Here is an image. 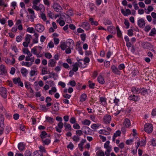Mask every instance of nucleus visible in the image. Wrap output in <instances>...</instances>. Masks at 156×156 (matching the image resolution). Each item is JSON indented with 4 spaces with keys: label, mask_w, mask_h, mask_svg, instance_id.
<instances>
[{
    "label": "nucleus",
    "mask_w": 156,
    "mask_h": 156,
    "mask_svg": "<svg viewBox=\"0 0 156 156\" xmlns=\"http://www.w3.org/2000/svg\"><path fill=\"white\" fill-rule=\"evenodd\" d=\"M144 129L145 132L148 133H150L152 131L153 126L149 123H146L144 125Z\"/></svg>",
    "instance_id": "obj_1"
},
{
    "label": "nucleus",
    "mask_w": 156,
    "mask_h": 156,
    "mask_svg": "<svg viewBox=\"0 0 156 156\" xmlns=\"http://www.w3.org/2000/svg\"><path fill=\"white\" fill-rule=\"evenodd\" d=\"M0 94L3 98H6L7 96V94L6 89L4 87H0Z\"/></svg>",
    "instance_id": "obj_2"
},
{
    "label": "nucleus",
    "mask_w": 156,
    "mask_h": 156,
    "mask_svg": "<svg viewBox=\"0 0 156 156\" xmlns=\"http://www.w3.org/2000/svg\"><path fill=\"white\" fill-rule=\"evenodd\" d=\"M13 81L14 84H18V86L21 87H23V83L20 81V79L19 77L14 78L13 79Z\"/></svg>",
    "instance_id": "obj_3"
},
{
    "label": "nucleus",
    "mask_w": 156,
    "mask_h": 156,
    "mask_svg": "<svg viewBox=\"0 0 156 156\" xmlns=\"http://www.w3.org/2000/svg\"><path fill=\"white\" fill-rule=\"evenodd\" d=\"M137 24L140 27L142 28L145 26V22L143 19L141 18L138 20Z\"/></svg>",
    "instance_id": "obj_4"
},
{
    "label": "nucleus",
    "mask_w": 156,
    "mask_h": 156,
    "mask_svg": "<svg viewBox=\"0 0 156 156\" xmlns=\"http://www.w3.org/2000/svg\"><path fill=\"white\" fill-rule=\"evenodd\" d=\"M53 7L54 10L57 12H60L62 9L61 7L57 3H55L53 5Z\"/></svg>",
    "instance_id": "obj_5"
},
{
    "label": "nucleus",
    "mask_w": 156,
    "mask_h": 156,
    "mask_svg": "<svg viewBox=\"0 0 156 156\" xmlns=\"http://www.w3.org/2000/svg\"><path fill=\"white\" fill-rule=\"evenodd\" d=\"M35 29L38 32H42L44 31V26L42 25L38 24L36 25Z\"/></svg>",
    "instance_id": "obj_6"
},
{
    "label": "nucleus",
    "mask_w": 156,
    "mask_h": 156,
    "mask_svg": "<svg viewBox=\"0 0 156 156\" xmlns=\"http://www.w3.org/2000/svg\"><path fill=\"white\" fill-rule=\"evenodd\" d=\"M111 117L110 115H106L103 118V121L106 124L109 123L111 120Z\"/></svg>",
    "instance_id": "obj_7"
},
{
    "label": "nucleus",
    "mask_w": 156,
    "mask_h": 156,
    "mask_svg": "<svg viewBox=\"0 0 156 156\" xmlns=\"http://www.w3.org/2000/svg\"><path fill=\"white\" fill-rule=\"evenodd\" d=\"M122 13L124 16H127L128 15H130L131 14V11L129 9H126L125 11L124 9H121Z\"/></svg>",
    "instance_id": "obj_8"
},
{
    "label": "nucleus",
    "mask_w": 156,
    "mask_h": 156,
    "mask_svg": "<svg viewBox=\"0 0 156 156\" xmlns=\"http://www.w3.org/2000/svg\"><path fill=\"white\" fill-rule=\"evenodd\" d=\"M111 68L113 73L117 75L120 74V71L115 66H112Z\"/></svg>",
    "instance_id": "obj_9"
},
{
    "label": "nucleus",
    "mask_w": 156,
    "mask_h": 156,
    "mask_svg": "<svg viewBox=\"0 0 156 156\" xmlns=\"http://www.w3.org/2000/svg\"><path fill=\"white\" fill-rule=\"evenodd\" d=\"M108 30L112 34H115V28L114 27L112 26H110L108 27Z\"/></svg>",
    "instance_id": "obj_10"
},
{
    "label": "nucleus",
    "mask_w": 156,
    "mask_h": 156,
    "mask_svg": "<svg viewBox=\"0 0 156 156\" xmlns=\"http://www.w3.org/2000/svg\"><path fill=\"white\" fill-rule=\"evenodd\" d=\"M37 46H35L32 48L31 50V53H33L34 54L36 55H39V54L40 53V52H38L37 51Z\"/></svg>",
    "instance_id": "obj_11"
},
{
    "label": "nucleus",
    "mask_w": 156,
    "mask_h": 156,
    "mask_svg": "<svg viewBox=\"0 0 156 156\" xmlns=\"http://www.w3.org/2000/svg\"><path fill=\"white\" fill-rule=\"evenodd\" d=\"M142 45L143 47L145 48H150L153 46L150 43L147 42H143Z\"/></svg>",
    "instance_id": "obj_12"
},
{
    "label": "nucleus",
    "mask_w": 156,
    "mask_h": 156,
    "mask_svg": "<svg viewBox=\"0 0 156 156\" xmlns=\"http://www.w3.org/2000/svg\"><path fill=\"white\" fill-rule=\"evenodd\" d=\"M56 61L53 59H51L49 61L48 66H49L54 67L55 66Z\"/></svg>",
    "instance_id": "obj_13"
},
{
    "label": "nucleus",
    "mask_w": 156,
    "mask_h": 156,
    "mask_svg": "<svg viewBox=\"0 0 156 156\" xmlns=\"http://www.w3.org/2000/svg\"><path fill=\"white\" fill-rule=\"evenodd\" d=\"M82 27L86 30H88L90 28V25L87 22H84L82 25Z\"/></svg>",
    "instance_id": "obj_14"
},
{
    "label": "nucleus",
    "mask_w": 156,
    "mask_h": 156,
    "mask_svg": "<svg viewBox=\"0 0 156 156\" xmlns=\"http://www.w3.org/2000/svg\"><path fill=\"white\" fill-rule=\"evenodd\" d=\"M21 73L22 75L24 76H26L28 73V70L25 68H22L21 69Z\"/></svg>",
    "instance_id": "obj_15"
},
{
    "label": "nucleus",
    "mask_w": 156,
    "mask_h": 156,
    "mask_svg": "<svg viewBox=\"0 0 156 156\" xmlns=\"http://www.w3.org/2000/svg\"><path fill=\"white\" fill-rule=\"evenodd\" d=\"M124 124L127 127H129L130 126V122L129 119L126 118L125 119L124 122Z\"/></svg>",
    "instance_id": "obj_16"
},
{
    "label": "nucleus",
    "mask_w": 156,
    "mask_h": 156,
    "mask_svg": "<svg viewBox=\"0 0 156 156\" xmlns=\"http://www.w3.org/2000/svg\"><path fill=\"white\" fill-rule=\"evenodd\" d=\"M37 5H33L32 6V8L34 9L37 11L41 10L42 8L41 7V6L43 7V5H40L39 6H37Z\"/></svg>",
    "instance_id": "obj_17"
},
{
    "label": "nucleus",
    "mask_w": 156,
    "mask_h": 156,
    "mask_svg": "<svg viewBox=\"0 0 156 156\" xmlns=\"http://www.w3.org/2000/svg\"><path fill=\"white\" fill-rule=\"evenodd\" d=\"M76 49L78 50L80 54L81 55H83V53L82 51V48L80 47V44H76Z\"/></svg>",
    "instance_id": "obj_18"
},
{
    "label": "nucleus",
    "mask_w": 156,
    "mask_h": 156,
    "mask_svg": "<svg viewBox=\"0 0 156 156\" xmlns=\"http://www.w3.org/2000/svg\"><path fill=\"white\" fill-rule=\"evenodd\" d=\"M103 23L105 25H110L112 24V23L111 21L107 19H104Z\"/></svg>",
    "instance_id": "obj_19"
},
{
    "label": "nucleus",
    "mask_w": 156,
    "mask_h": 156,
    "mask_svg": "<svg viewBox=\"0 0 156 156\" xmlns=\"http://www.w3.org/2000/svg\"><path fill=\"white\" fill-rule=\"evenodd\" d=\"M32 38L31 35L29 34L26 35L25 38V41L28 42V43H30V39Z\"/></svg>",
    "instance_id": "obj_20"
},
{
    "label": "nucleus",
    "mask_w": 156,
    "mask_h": 156,
    "mask_svg": "<svg viewBox=\"0 0 156 156\" xmlns=\"http://www.w3.org/2000/svg\"><path fill=\"white\" fill-rule=\"evenodd\" d=\"M42 141L44 144L48 145L50 143L51 140L49 139L45 138L44 139H42Z\"/></svg>",
    "instance_id": "obj_21"
},
{
    "label": "nucleus",
    "mask_w": 156,
    "mask_h": 156,
    "mask_svg": "<svg viewBox=\"0 0 156 156\" xmlns=\"http://www.w3.org/2000/svg\"><path fill=\"white\" fill-rule=\"evenodd\" d=\"M32 65V63L30 62H24L23 61L22 62V66H25L28 67H30Z\"/></svg>",
    "instance_id": "obj_22"
},
{
    "label": "nucleus",
    "mask_w": 156,
    "mask_h": 156,
    "mask_svg": "<svg viewBox=\"0 0 156 156\" xmlns=\"http://www.w3.org/2000/svg\"><path fill=\"white\" fill-rule=\"evenodd\" d=\"M65 130L66 131L71 130V126L69 124H67L65 122L64 124Z\"/></svg>",
    "instance_id": "obj_23"
},
{
    "label": "nucleus",
    "mask_w": 156,
    "mask_h": 156,
    "mask_svg": "<svg viewBox=\"0 0 156 156\" xmlns=\"http://www.w3.org/2000/svg\"><path fill=\"white\" fill-rule=\"evenodd\" d=\"M98 80L99 83L101 84H103L105 83L104 79L101 76H98Z\"/></svg>",
    "instance_id": "obj_24"
},
{
    "label": "nucleus",
    "mask_w": 156,
    "mask_h": 156,
    "mask_svg": "<svg viewBox=\"0 0 156 156\" xmlns=\"http://www.w3.org/2000/svg\"><path fill=\"white\" fill-rule=\"evenodd\" d=\"M78 66L82 68H84L85 67V63L83 59H82L80 62H79Z\"/></svg>",
    "instance_id": "obj_25"
},
{
    "label": "nucleus",
    "mask_w": 156,
    "mask_h": 156,
    "mask_svg": "<svg viewBox=\"0 0 156 156\" xmlns=\"http://www.w3.org/2000/svg\"><path fill=\"white\" fill-rule=\"evenodd\" d=\"M87 97V95L85 94H83L80 98V101H81L83 102L85 101Z\"/></svg>",
    "instance_id": "obj_26"
},
{
    "label": "nucleus",
    "mask_w": 156,
    "mask_h": 156,
    "mask_svg": "<svg viewBox=\"0 0 156 156\" xmlns=\"http://www.w3.org/2000/svg\"><path fill=\"white\" fill-rule=\"evenodd\" d=\"M18 148L20 150L23 151L24 149V145L22 143H20L18 145Z\"/></svg>",
    "instance_id": "obj_27"
},
{
    "label": "nucleus",
    "mask_w": 156,
    "mask_h": 156,
    "mask_svg": "<svg viewBox=\"0 0 156 156\" xmlns=\"http://www.w3.org/2000/svg\"><path fill=\"white\" fill-rule=\"evenodd\" d=\"M100 100L101 102L104 106H105L106 105V99L105 98L103 97H101L100 98Z\"/></svg>",
    "instance_id": "obj_28"
},
{
    "label": "nucleus",
    "mask_w": 156,
    "mask_h": 156,
    "mask_svg": "<svg viewBox=\"0 0 156 156\" xmlns=\"http://www.w3.org/2000/svg\"><path fill=\"white\" fill-rule=\"evenodd\" d=\"M99 133L100 134H104L105 135H108L110 133L109 132L106 131V130L105 129L100 130L99 131Z\"/></svg>",
    "instance_id": "obj_29"
},
{
    "label": "nucleus",
    "mask_w": 156,
    "mask_h": 156,
    "mask_svg": "<svg viewBox=\"0 0 156 156\" xmlns=\"http://www.w3.org/2000/svg\"><path fill=\"white\" fill-rule=\"evenodd\" d=\"M46 121L49 123H52L54 122V119L50 117L47 116L46 117Z\"/></svg>",
    "instance_id": "obj_30"
},
{
    "label": "nucleus",
    "mask_w": 156,
    "mask_h": 156,
    "mask_svg": "<svg viewBox=\"0 0 156 156\" xmlns=\"http://www.w3.org/2000/svg\"><path fill=\"white\" fill-rule=\"evenodd\" d=\"M0 71L3 73H5L6 71L4 65H1L0 66Z\"/></svg>",
    "instance_id": "obj_31"
},
{
    "label": "nucleus",
    "mask_w": 156,
    "mask_h": 156,
    "mask_svg": "<svg viewBox=\"0 0 156 156\" xmlns=\"http://www.w3.org/2000/svg\"><path fill=\"white\" fill-rule=\"evenodd\" d=\"M4 118L3 115H0V126H4Z\"/></svg>",
    "instance_id": "obj_32"
},
{
    "label": "nucleus",
    "mask_w": 156,
    "mask_h": 156,
    "mask_svg": "<svg viewBox=\"0 0 156 156\" xmlns=\"http://www.w3.org/2000/svg\"><path fill=\"white\" fill-rule=\"evenodd\" d=\"M57 90L56 88L55 87H53L51 88V90L49 91V93L50 94L52 95L53 93L56 92Z\"/></svg>",
    "instance_id": "obj_33"
},
{
    "label": "nucleus",
    "mask_w": 156,
    "mask_h": 156,
    "mask_svg": "<svg viewBox=\"0 0 156 156\" xmlns=\"http://www.w3.org/2000/svg\"><path fill=\"white\" fill-rule=\"evenodd\" d=\"M78 64L77 63H75V64L73 66V71L75 72L77 71L78 69Z\"/></svg>",
    "instance_id": "obj_34"
},
{
    "label": "nucleus",
    "mask_w": 156,
    "mask_h": 156,
    "mask_svg": "<svg viewBox=\"0 0 156 156\" xmlns=\"http://www.w3.org/2000/svg\"><path fill=\"white\" fill-rule=\"evenodd\" d=\"M101 125L99 124H94L91 126V128L93 129H98Z\"/></svg>",
    "instance_id": "obj_35"
},
{
    "label": "nucleus",
    "mask_w": 156,
    "mask_h": 156,
    "mask_svg": "<svg viewBox=\"0 0 156 156\" xmlns=\"http://www.w3.org/2000/svg\"><path fill=\"white\" fill-rule=\"evenodd\" d=\"M132 91L133 93H140L141 92L139 91V89L137 88L133 87L132 88Z\"/></svg>",
    "instance_id": "obj_36"
},
{
    "label": "nucleus",
    "mask_w": 156,
    "mask_h": 156,
    "mask_svg": "<svg viewBox=\"0 0 156 156\" xmlns=\"http://www.w3.org/2000/svg\"><path fill=\"white\" fill-rule=\"evenodd\" d=\"M48 73L47 69L46 67H43L41 70V74L44 75Z\"/></svg>",
    "instance_id": "obj_37"
},
{
    "label": "nucleus",
    "mask_w": 156,
    "mask_h": 156,
    "mask_svg": "<svg viewBox=\"0 0 156 156\" xmlns=\"http://www.w3.org/2000/svg\"><path fill=\"white\" fill-rule=\"evenodd\" d=\"M72 139H73L74 141L76 142H77L78 141H79L80 140V138L79 137V136L76 135L74 136H73Z\"/></svg>",
    "instance_id": "obj_38"
},
{
    "label": "nucleus",
    "mask_w": 156,
    "mask_h": 156,
    "mask_svg": "<svg viewBox=\"0 0 156 156\" xmlns=\"http://www.w3.org/2000/svg\"><path fill=\"white\" fill-rule=\"evenodd\" d=\"M54 107H52L53 110L55 112H57L59 110V107L58 106H57L56 104L53 105Z\"/></svg>",
    "instance_id": "obj_39"
},
{
    "label": "nucleus",
    "mask_w": 156,
    "mask_h": 156,
    "mask_svg": "<svg viewBox=\"0 0 156 156\" xmlns=\"http://www.w3.org/2000/svg\"><path fill=\"white\" fill-rule=\"evenodd\" d=\"M110 142L109 141H107L106 143L104 145V147L107 149L108 148L111 149V147L109 146Z\"/></svg>",
    "instance_id": "obj_40"
},
{
    "label": "nucleus",
    "mask_w": 156,
    "mask_h": 156,
    "mask_svg": "<svg viewBox=\"0 0 156 156\" xmlns=\"http://www.w3.org/2000/svg\"><path fill=\"white\" fill-rule=\"evenodd\" d=\"M82 123L84 125H89L90 123V121L88 120L85 119L82 122Z\"/></svg>",
    "instance_id": "obj_41"
},
{
    "label": "nucleus",
    "mask_w": 156,
    "mask_h": 156,
    "mask_svg": "<svg viewBox=\"0 0 156 156\" xmlns=\"http://www.w3.org/2000/svg\"><path fill=\"white\" fill-rule=\"evenodd\" d=\"M47 135V133L45 131H43L41 132V138L42 139L45 138L46 136Z\"/></svg>",
    "instance_id": "obj_42"
},
{
    "label": "nucleus",
    "mask_w": 156,
    "mask_h": 156,
    "mask_svg": "<svg viewBox=\"0 0 156 156\" xmlns=\"http://www.w3.org/2000/svg\"><path fill=\"white\" fill-rule=\"evenodd\" d=\"M70 41H68V43L69 44V48H73L74 46V43L73 41L71 40H70Z\"/></svg>",
    "instance_id": "obj_43"
},
{
    "label": "nucleus",
    "mask_w": 156,
    "mask_h": 156,
    "mask_svg": "<svg viewBox=\"0 0 156 156\" xmlns=\"http://www.w3.org/2000/svg\"><path fill=\"white\" fill-rule=\"evenodd\" d=\"M97 154L98 156H105V154L101 150L98 151L97 152Z\"/></svg>",
    "instance_id": "obj_44"
},
{
    "label": "nucleus",
    "mask_w": 156,
    "mask_h": 156,
    "mask_svg": "<svg viewBox=\"0 0 156 156\" xmlns=\"http://www.w3.org/2000/svg\"><path fill=\"white\" fill-rule=\"evenodd\" d=\"M37 72V71L31 70L30 72V76H34V75H37V74L36 73Z\"/></svg>",
    "instance_id": "obj_45"
},
{
    "label": "nucleus",
    "mask_w": 156,
    "mask_h": 156,
    "mask_svg": "<svg viewBox=\"0 0 156 156\" xmlns=\"http://www.w3.org/2000/svg\"><path fill=\"white\" fill-rule=\"evenodd\" d=\"M60 20L58 19L57 20V23H59V25L61 26H63L65 24V22L63 20Z\"/></svg>",
    "instance_id": "obj_46"
},
{
    "label": "nucleus",
    "mask_w": 156,
    "mask_h": 156,
    "mask_svg": "<svg viewBox=\"0 0 156 156\" xmlns=\"http://www.w3.org/2000/svg\"><path fill=\"white\" fill-rule=\"evenodd\" d=\"M156 30L155 28H153L151 30V32L149 34V35L151 36H152L154 34H156Z\"/></svg>",
    "instance_id": "obj_47"
},
{
    "label": "nucleus",
    "mask_w": 156,
    "mask_h": 156,
    "mask_svg": "<svg viewBox=\"0 0 156 156\" xmlns=\"http://www.w3.org/2000/svg\"><path fill=\"white\" fill-rule=\"evenodd\" d=\"M76 134L77 136H80L83 135V132L81 130H78L76 131Z\"/></svg>",
    "instance_id": "obj_48"
},
{
    "label": "nucleus",
    "mask_w": 156,
    "mask_h": 156,
    "mask_svg": "<svg viewBox=\"0 0 156 156\" xmlns=\"http://www.w3.org/2000/svg\"><path fill=\"white\" fill-rule=\"evenodd\" d=\"M116 28L117 30V35L119 37H120L122 35V33L121 32V31L120 30L119 27H116Z\"/></svg>",
    "instance_id": "obj_49"
},
{
    "label": "nucleus",
    "mask_w": 156,
    "mask_h": 156,
    "mask_svg": "<svg viewBox=\"0 0 156 156\" xmlns=\"http://www.w3.org/2000/svg\"><path fill=\"white\" fill-rule=\"evenodd\" d=\"M121 133V132L119 130H117L116 133L114 134L113 136L114 137H116L118 136H119Z\"/></svg>",
    "instance_id": "obj_50"
},
{
    "label": "nucleus",
    "mask_w": 156,
    "mask_h": 156,
    "mask_svg": "<svg viewBox=\"0 0 156 156\" xmlns=\"http://www.w3.org/2000/svg\"><path fill=\"white\" fill-rule=\"evenodd\" d=\"M88 83L89 87L90 88H94L95 85V83H91V81L90 80L89 81Z\"/></svg>",
    "instance_id": "obj_51"
},
{
    "label": "nucleus",
    "mask_w": 156,
    "mask_h": 156,
    "mask_svg": "<svg viewBox=\"0 0 156 156\" xmlns=\"http://www.w3.org/2000/svg\"><path fill=\"white\" fill-rule=\"evenodd\" d=\"M27 31L30 33H35V31L33 27H28L27 28Z\"/></svg>",
    "instance_id": "obj_52"
},
{
    "label": "nucleus",
    "mask_w": 156,
    "mask_h": 156,
    "mask_svg": "<svg viewBox=\"0 0 156 156\" xmlns=\"http://www.w3.org/2000/svg\"><path fill=\"white\" fill-rule=\"evenodd\" d=\"M45 56L48 59H50L51 58L52 55L51 53L47 52L45 54Z\"/></svg>",
    "instance_id": "obj_53"
},
{
    "label": "nucleus",
    "mask_w": 156,
    "mask_h": 156,
    "mask_svg": "<svg viewBox=\"0 0 156 156\" xmlns=\"http://www.w3.org/2000/svg\"><path fill=\"white\" fill-rule=\"evenodd\" d=\"M60 47L62 50H64L67 48V45L65 43H63L61 44Z\"/></svg>",
    "instance_id": "obj_54"
},
{
    "label": "nucleus",
    "mask_w": 156,
    "mask_h": 156,
    "mask_svg": "<svg viewBox=\"0 0 156 156\" xmlns=\"http://www.w3.org/2000/svg\"><path fill=\"white\" fill-rule=\"evenodd\" d=\"M124 24L126 26V28L128 29L129 26V23L128 21L126 19L125 20Z\"/></svg>",
    "instance_id": "obj_55"
},
{
    "label": "nucleus",
    "mask_w": 156,
    "mask_h": 156,
    "mask_svg": "<svg viewBox=\"0 0 156 156\" xmlns=\"http://www.w3.org/2000/svg\"><path fill=\"white\" fill-rule=\"evenodd\" d=\"M82 129H85V131H84V133L87 134V132L86 131V130L88 131L89 132V130H90V129L87 126H84L82 128Z\"/></svg>",
    "instance_id": "obj_56"
},
{
    "label": "nucleus",
    "mask_w": 156,
    "mask_h": 156,
    "mask_svg": "<svg viewBox=\"0 0 156 156\" xmlns=\"http://www.w3.org/2000/svg\"><path fill=\"white\" fill-rule=\"evenodd\" d=\"M4 127V126H0V135H2L3 134Z\"/></svg>",
    "instance_id": "obj_57"
},
{
    "label": "nucleus",
    "mask_w": 156,
    "mask_h": 156,
    "mask_svg": "<svg viewBox=\"0 0 156 156\" xmlns=\"http://www.w3.org/2000/svg\"><path fill=\"white\" fill-rule=\"evenodd\" d=\"M125 67V65L124 64H121L119 65L118 66V69L119 70H122Z\"/></svg>",
    "instance_id": "obj_58"
},
{
    "label": "nucleus",
    "mask_w": 156,
    "mask_h": 156,
    "mask_svg": "<svg viewBox=\"0 0 156 156\" xmlns=\"http://www.w3.org/2000/svg\"><path fill=\"white\" fill-rule=\"evenodd\" d=\"M128 35L129 36H132L133 35V30L132 29H129L128 31Z\"/></svg>",
    "instance_id": "obj_59"
},
{
    "label": "nucleus",
    "mask_w": 156,
    "mask_h": 156,
    "mask_svg": "<svg viewBox=\"0 0 156 156\" xmlns=\"http://www.w3.org/2000/svg\"><path fill=\"white\" fill-rule=\"evenodd\" d=\"M111 149L108 148L107 149V150L105 151V154L107 156H109L110 155V152L111 151Z\"/></svg>",
    "instance_id": "obj_60"
},
{
    "label": "nucleus",
    "mask_w": 156,
    "mask_h": 156,
    "mask_svg": "<svg viewBox=\"0 0 156 156\" xmlns=\"http://www.w3.org/2000/svg\"><path fill=\"white\" fill-rule=\"evenodd\" d=\"M67 147L70 148L71 150H72L74 147V145L71 142L67 146Z\"/></svg>",
    "instance_id": "obj_61"
},
{
    "label": "nucleus",
    "mask_w": 156,
    "mask_h": 156,
    "mask_svg": "<svg viewBox=\"0 0 156 156\" xmlns=\"http://www.w3.org/2000/svg\"><path fill=\"white\" fill-rule=\"evenodd\" d=\"M80 37L82 40L83 41H84L85 40L86 37V34H82L80 35Z\"/></svg>",
    "instance_id": "obj_62"
},
{
    "label": "nucleus",
    "mask_w": 156,
    "mask_h": 156,
    "mask_svg": "<svg viewBox=\"0 0 156 156\" xmlns=\"http://www.w3.org/2000/svg\"><path fill=\"white\" fill-rule=\"evenodd\" d=\"M54 41L55 44L57 45L59 43V40L58 38L55 37L54 38Z\"/></svg>",
    "instance_id": "obj_63"
},
{
    "label": "nucleus",
    "mask_w": 156,
    "mask_h": 156,
    "mask_svg": "<svg viewBox=\"0 0 156 156\" xmlns=\"http://www.w3.org/2000/svg\"><path fill=\"white\" fill-rule=\"evenodd\" d=\"M73 127L74 129H79L80 128L79 125L78 123H76L74 124Z\"/></svg>",
    "instance_id": "obj_64"
}]
</instances>
